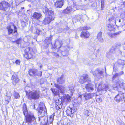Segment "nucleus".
I'll list each match as a JSON object with an SVG mask.
<instances>
[{"mask_svg":"<svg viewBox=\"0 0 125 125\" xmlns=\"http://www.w3.org/2000/svg\"><path fill=\"white\" fill-rule=\"evenodd\" d=\"M119 76V75L118 74V73H116L113 76L112 78V79L113 80L114 79Z\"/></svg>","mask_w":125,"mask_h":125,"instance_id":"31","label":"nucleus"},{"mask_svg":"<svg viewBox=\"0 0 125 125\" xmlns=\"http://www.w3.org/2000/svg\"><path fill=\"white\" fill-rule=\"evenodd\" d=\"M54 54V55L56 57H59V55L57 53L55 52H53V53Z\"/></svg>","mask_w":125,"mask_h":125,"instance_id":"35","label":"nucleus"},{"mask_svg":"<svg viewBox=\"0 0 125 125\" xmlns=\"http://www.w3.org/2000/svg\"><path fill=\"white\" fill-rule=\"evenodd\" d=\"M88 76L87 74H83L79 78V82L81 84L85 83L87 81Z\"/></svg>","mask_w":125,"mask_h":125,"instance_id":"12","label":"nucleus"},{"mask_svg":"<svg viewBox=\"0 0 125 125\" xmlns=\"http://www.w3.org/2000/svg\"><path fill=\"white\" fill-rule=\"evenodd\" d=\"M96 100L98 103H100L102 101V99L101 98H97Z\"/></svg>","mask_w":125,"mask_h":125,"instance_id":"32","label":"nucleus"},{"mask_svg":"<svg viewBox=\"0 0 125 125\" xmlns=\"http://www.w3.org/2000/svg\"><path fill=\"white\" fill-rule=\"evenodd\" d=\"M34 107H35V105H34Z\"/></svg>","mask_w":125,"mask_h":125,"instance_id":"49","label":"nucleus"},{"mask_svg":"<svg viewBox=\"0 0 125 125\" xmlns=\"http://www.w3.org/2000/svg\"><path fill=\"white\" fill-rule=\"evenodd\" d=\"M73 109L70 107H68L66 111L67 115L70 116L71 117H73L74 115V112L73 111Z\"/></svg>","mask_w":125,"mask_h":125,"instance_id":"15","label":"nucleus"},{"mask_svg":"<svg viewBox=\"0 0 125 125\" xmlns=\"http://www.w3.org/2000/svg\"><path fill=\"white\" fill-rule=\"evenodd\" d=\"M24 57L27 60L33 59L34 56L35 52L33 48L30 47H27L25 49Z\"/></svg>","mask_w":125,"mask_h":125,"instance_id":"2","label":"nucleus"},{"mask_svg":"<svg viewBox=\"0 0 125 125\" xmlns=\"http://www.w3.org/2000/svg\"><path fill=\"white\" fill-rule=\"evenodd\" d=\"M108 21L110 23H111L112 22L114 21L115 19L114 17H111L108 19Z\"/></svg>","mask_w":125,"mask_h":125,"instance_id":"30","label":"nucleus"},{"mask_svg":"<svg viewBox=\"0 0 125 125\" xmlns=\"http://www.w3.org/2000/svg\"><path fill=\"white\" fill-rule=\"evenodd\" d=\"M64 10H66V9Z\"/></svg>","mask_w":125,"mask_h":125,"instance_id":"48","label":"nucleus"},{"mask_svg":"<svg viewBox=\"0 0 125 125\" xmlns=\"http://www.w3.org/2000/svg\"><path fill=\"white\" fill-rule=\"evenodd\" d=\"M101 10H103L104 8V0H101Z\"/></svg>","mask_w":125,"mask_h":125,"instance_id":"29","label":"nucleus"},{"mask_svg":"<svg viewBox=\"0 0 125 125\" xmlns=\"http://www.w3.org/2000/svg\"><path fill=\"white\" fill-rule=\"evenodd\" d=\"M108 32L107 34L111 38H115L117 36L119 35L121 32L119 31L116 33H113L115 31V28L113 25H112L110 24L108 25Z\"/></svg>","mask_w":125,"mask_h":125,"instance_id":"5","label":"nucleus"},{"mask_svg":"<svg viewBox=\"0 0 125 125\" xmlns=\"http://www.w3.org/2000/svg\"><path fill=\"white\" fill-rule=\"evenodd\" d=\"M54 13V12L51 10H50L48 13L47 14L48 16L49 17H50V16H53Z\"/></svg>","mask_w":125,"mask_h":125,"instance_id":"28","label":"nucleus"},{"mask_svg":"<svg viewBox=\"0 0 125 125\" xmlns=\"http://www.w3.org/2000/svg\"><path fill=\"white\" fill-rule=\"evenodd\" d=\"M64 75L63 74L60 77L58 78L57 80V82L59 84H61L64 83L65 82V80L63 79Z\"/></svg>","mask_w":125,"mask_h":125,"instance_id":"19","label":"nucleus"},{"mask_svg":"<svg viewBox=\"0 0 125 125\" xmlns=\"http://www.w3.org/2000/svg\"><path fill=\"white\" fill-rule=\"evenodd\" d=\"M20 40L21 39H18L15 41H16V42L17 44H18L20 43Z\"/></svg>","mask_w":125,"mask_h":125,"instance_id":"34","label":"nucleus"},{"mask_svg":"<svg viewBox=\"0 0 125 125\" xmlns=\"http://www.w3.org/2000/svg\"><path fill=\"white\" fill-rule=\"evenodd\" d=\"M45 107V105L42 102L40 103L37 109L38 115H41L43 110H44L45 112L46 113L47 110Z\"/></svg>","mask_w":125,"mask_h":125,"instance_id":"10","label":"nucleus"},{"mask_svg":"<svg viewBox=\"0 0 125 125\" xmlns=\"http://www.w3.org/2000/svg\"><path fill=\"white\" fill-rule=\"evenodd\" d=\"M6 29L8 31V35H12L15 33L17 34V29L16 27L13 24H9L6 27Z\"/></svg>","mask_w":125,"mask_h":125,"instance_id":"6","label":"nucleus"},{"mask_svg":"<svg viewBox=\"0 0 125 125\" xmlns=\"http://www.w3.org/2000/svg\"><path fill=\"white\" fill-rule=\"evenodd\" d=\"M114 99L117 102L119 103L122 101L123 100L124 101L125 98L124 97L123 93H118L114 98Z\"/></svg>","mask_w":125,"mask_h":125,"instance_id":"11","label":"nucleus"},{"mask_svg":"<svg viewBox=\"0 0 125 125\" xmlns=\"http://www.w3.org/2000/svg\"><path fill=\"white\" fill-rule=\"evenodd\" d=\"M103 72L102 71H100L98 72V74L99 73L100 75H102L103 74Z\"/></svg>","mask_w":125,"mask_h":125,"instance_id":"37","label":"nucleus"},{"mask_svg":"<svg viewBox=\"0 0 125 125\" xmlns=\"http://www.w3.org/2000/svg\"><path fill=\"white\" fill-rule=\"evenodd\" d=\"M64 5L63 0H57L54 3V5L57 8H60L62 7Z\"/></svg>","mask_w":125,"mask_h":125,"instance_id":"16","label":"nucleus"},{"mask_svg":"<svg viewBox=\"0 0 125 125\" xmlns=\"http://www.w3.org/2000/svg\"><path fill=\"white\" fill-rule=\"evenodd\" d=\"M62 45H63V43H62V42L60 43V48L61 47H62Z\"/></svg>","mask_w":125,"mask_h":125,"instance_id":"38","label":"nucleus"},{"mask_svg":"<svg viewBox=\"0 0 125 125\" xmlns=\"http://www.w3.org/2000/svg\"><path fill=\"white\" fill-rule=\"evenodd\" d=\"M102 33L101 32H99L97 35V38L100 42H102L103 39L102 37Z\"/></svg>","mask_w":125,"mask_h":125,"instance_id":"24","label":"nucleus"},{"mask_svg":"<svg viewBox=\"0 0 125 125\" xmlns=\"http://www.w3.org/2000/svg\"><path fill=\"white\" fill-rule=\"evenodd\" d=\"M67 104L71 101V97L68 94L63 96Z\"/></svg>","mask_w":125,"mask_h":125,"instance_id":"23","label":"nucleus"},{"mask_svg":"<svg viewBox=\"0 0 125 125\" xmlns=\"http://www.w3.org/2000/svg\"><path fill=\"white\" fill-rule=\"evenodd\" d=\"M51 90L54 96H58L59 97L60 96V93L59 90L57 89L52 88H51Z\"/></svg>","mask_w":125,"mask_h":125,"instance_id":"20","label":"nucleus"},{"mask_svg":"<svg viewBox=\"0 0 125 125\" xmlns=\"http://www.w3.org/2000/svg\"><path fill=\"white\" fill-rule=\"evenodd\" d=\"M14 98L15 99H18L20 97V96L18 93L15 91H14L13 95Z\"/></svg>","mask_w":125,"mask_h":125,"instance_id":"26","label":"nucleus"},{"mask_svg":"<svg viewBox=\"0 0 125 125\" xmlns=\"http://www.w3.org/2000/svg\"><path fill=\"white\" fill-rule=\"evenodd\" d=\"M82 95H79V96H78V97H80V98H81L82 97Z\"/></svg>","mask_w":125,"mask_h":125,"instance_id":"40","label":"nucleus"},{"mask_svg":"<svg viewBox=\"0 0 125 125\" xmlns=\"http://www.w3.org/2000/svg\"><path fill=\"white\" fill-rule=\"evenodd\" d=\"M40 92L39 91L35 90L26 92V95L28 99L34 100L38 99L40 97Z\"/></svg>","mask_w":125,"mask_h":125,"instance_id":"3","label":"nucleus"},{"mask_svg":"<svg viewBox=\"0 0 125 125\" xmlns=\"http://www.w3.org/2000/svg\"><path fill=\"white\" fill-rule=\"evenodd\" d=\"M54 115L53 114V115H52L50 116L49 120V121H48L49 124H51L53 123L54 119Z\"/></svg>","mask_w":125,"mask_h":125,"instance_id":"25","label":"nucleus"},{"mask_svg":"<svg viewBox=\"0 0 125 125\" xmlns=\"http://www.w3.org/2000/svg\"><path fill=\"white\" fill-rule=\"evenodd\" d=\"M94 85L92 83H89L86 84L85 87L87 91H89L90 90L92 91L94 89Z\"/></svg>","mask_w":125,"mask_h":125,"instance_id":"18","label":"nucleus"},{"mask_svg":"<svg viewBox=\"0 0 125 125\" xmlns=\"http://www.w3.org/2000/svg\"><path fill=\"white\" fill-rule=\"evenodd\" d=\"M90 29V27L86 26L80 28V30L82 31L80 35V37L84 39L88 38L90 35V34L87 30Z\"/></svg>","mask_w":125,"mask_h":125,"instance_id":"4","label":"nucleus"},{"mask_svg":"<svg viewBox=\"0 0 125 125\" xmlns=\"http://www.w3.org/2000/svg\"><path fill=\"white\" fill-rule=\"evenodd\" d=\"M6 96V97L5 98V104L7 105L10 101L11 94L10 96H8V94H7Z\"/></svg>","mask_w":125,"mask_h":125,"instance_id":"22","label":"nucleus"},{"mask_svg":"<svg viewBox=\"0 0 125 125\" xmlns=\"http://www.w3.org/2000/svg\"><path fill=\"white\" fill-rule=\"evenodd\" d=\"M124 72H122V74H123L124 73Z\"/></svg>","mask_w":125,"mask_h":125,"instance_id":"45","label":"nucleus"},{"mask_svg":"<svg viewBox=\"0 0 125 125\" xmlns=\"http://www.w3.org/2000/svg\"><path fill=\"white\" fill-rule=\"evenodd\" d=\"M55 87H56L57 88L59 89L60 87V86L58 85V84H56L55 85Z\"/></svg>","mask_w":125,"mask_h":125,"instance_id":"36","label":"nucleus"},{"mask_svg":"<svg viewBox=\"0 0 125 125\" xmlns=\"http://www.w3.org/2000/svg\"><path fill=\"white\" fill-rule=\"evenodd\" d=\"M10 4L5 0L0 3V10H1L6 11L8 8L10 9Z\"/></svg>","mask_w":125,"mask_h":125,"instance_id":"9","label":"nucleus"},{"mask_svg":"<svg viewBox=\"0 0 125 125\" xmlns=\"http://www.w3.org/2000/svg\"><path fill=\"white\" fill-rule=\"evenodd\" d=\"M13 43H14L15 42H16V41H13Z\"/></svg>","mask_w":125,"mask_h":125,"instance_id":"42","label":"nucleus"},{"mask_svg":"<svg viewBox=\"0 0 125 125\" xmlns=\"http://www.w3.org/2000/svg\"><path fill=\"white\" fill-rule=\"evenodd\" d=\"M40 117H38V121H40Z\"/></svg>","mask_w":125,"mask_h":125,"instance_id":"41","label":"nucleus"},{"mask_svg":"<svg viewBox=\"0 0 125 125\" xmlns=\"http://www.w3.org/2000/svg\"><path fill=\"white\" fill-rule=\"evenodd\" d=\"M12 83L14 85L19 83L20 79L18 76L16 74H13L12 77Z\"/></svg>","mask_w":125,"mask_h":125,"instance_id":"13","label":"nucleus"},{"mask_svg":"<svg viewBox=\"0 0 125 125\" xmlns=\"http://www.w3.org/2000/svg\"><path fill=\"white\" fill-rule=\"evenodd\" d=\"M28 74L31 76H37L40 77L42 75V71H39L35 68L30 69L28 71Z\"/></svg>","mask_w":125,"mask_h":125,"instance_id":"8","label":"nucleus"},{"mask_svg":"<svg viewBox=\"0 0 125 125\" xmlns=\"http://www.w3.org/2000/svg\"><path fill=\"white\" fill-rule=\"evenodd\" d=\"M78 37L77 36V38H78Z\"/></svg>","mask_w":125,"mask_h":125,"instance_id":"47","label":"nucleus"},{"mask_svg":"<svg viewBox=\"0 0 125 125\" xmlns=\"http://www.w3.org/2000/svg\"><path fill=\"white\" fill-rule=\"evenodd\" d=\"M42 125H47V124H43Z\"/></svg>","mask_w":125,"mask_h":125,"instance_id":"43","label":"nucleus"},{"mask_svg":"<svg viewBox=\"0 0 125 125\" xmlns=\"http://www.w3.org/2000/svg\"><path fill=\"white\" fill-rule=\"evenodd\" d=\"M120 20L119 21V22H120Z\"/></svg>","mask_w":125,"mask_h":125,"instance_id":"46","label":"nucleus"},{"mask_svg":"<svg viewBox=\"0 0 125 125\" xmlns=\"http://www.w3.org/2000/svg\"><path fill=\"white\" fill-rule=\"evenodd\" d=\"M122 5H124V6H125V1H123L122 2Z\"/></svg>","mask_w":125,"mask_h":125,"instance_id":"39","label":"nucleus"},{"mask_svg":"<svg viewBox=\"0 0 125 125\" xmlns=\"http://www.w3.org/2000/svg\"><path fill=\"white\" fill-rule=\"evenodd\" d=\"M60 99L61 100L60 102V101L59 99H56L54 98L55 108L57 110H58L62 108L63 106V103H64L65 104H67L63 96L61 97Z\"/></svg>","mask_w":125,"mask_h":125,"instance_id":"7","label":"nucleus"},{"mask_svg":"<svg viewBox=\"0 0 125 125\" xmlns=\"http://www.w3.org/2000/svg\"><path fill=\"white\" fill-rule=\"evenodd\" d=\"M90 81H91V80H88L89 82H90Z\"/></svg>","mask_w":125,"mask_h":125,"instance_id":"44","label":"nucleus"},{"mask_svg":"<svg viewBox=\"0 0 125 125\" xmlns=\"http://www.w3.org/2000/svg\"><path fill=\"white\" fill-rule=\"evenodd\" d=\"M54 20L53 18L48 17L45 18L43 21V23L45 25L49 24L52 20Z\"/></svg>","mask_w":125,"mask_h":125,"instance_id":"17","label":"nucleus"},{"mask_svg":"<svg viewBox=\"0 0 125 125\" xmlns=\"http://www.w3.org/2000/svg\"><path fill=\"white\" fill-rule=\"evenodd\" d=\"M42 17V15L41 13H38L37 12H34L31 18L32 19L35 20H39Z\"/></svg>","mask_w":125,"mask_h":125,"instance_id":"14","label":"nucleus"},{"mask_svg":"<svg viewBox=\"0 0 125 125\" xmlns=\"http://www.w3.org/2000/svg\"><path fill=\"white\" fill-rule=\"evenodd\" d=\"M20 61L19 60H17L15 61V63L19 65L20 63Z\"/></svg>","mask_w":125,"mask_h":125,"instance_id":"33","label":"nucleus"},{"mask_svg":"<svg viewBox=\"0 0 125 125\" xmlns=\"http://www.w3.org/2000/svg\"><path fill=\"white\" fill-rule=\"evenodd\" d=\"M83 95L86 100L91 99L93 97L92 94L90 93H85L83 94Z\"/></svg>","mask_w":125,"mask_h":125,"instance_id":"21","label":"nucleus"},{"mask_svg":"<svg viewBox=\"0 0 125 125\" xmlns=\"http://www.w3.org/2000/svg\"><path fill=\"white\" fill-rule=\"evenodd\" d=\"M43 12L46 14H47L49 11V10L47 7H45L43 9Z\"/></svg>","mask_w":125,"mask_h":125,"instance_id":"27","label":"nucleus"},{"mask_svg":"<svg viewBox=\"0 0 125 125\" xmlns=\"http://www.w3.org/2000/svg\"><path fill=\"white\" fill-rule=\"evenodd\" d=\"M22 109L24 115H25V120L26 123H30L36 120V118L33 114H30L28 113L26 105L25 103L23 104Z\"/></svg>","mask_w":125,"mask_h":125,"instance_id":"1","label":"nucleus"}]
</instances>
